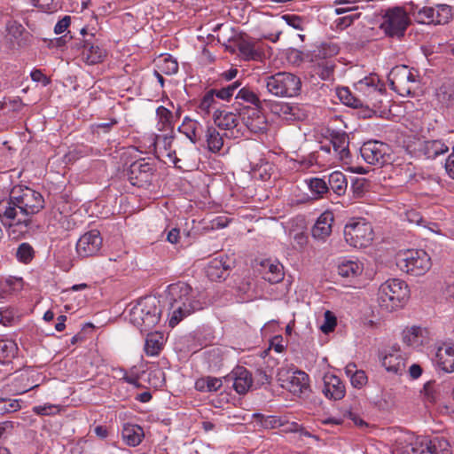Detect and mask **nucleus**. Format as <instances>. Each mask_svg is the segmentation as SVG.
Here are the masks:
<instances>
[{
  "instance_id": "nucleus-1",
  "label": "nucleus",
  "mask_w": 454,
  "mask_h": 454,
  "mask_svg": "<svg viewBox=\"0 0 454 454\" xmlns=\"http://www.w3.org/2000/svg\"><path fill=\"white\" fill-rule=\"evenodd\" d=\"M44 207L43 195L27 186L14 187L8 199L0 201V219L19 237L28 231L32 215Z\"/></svg>"
},
{
  "instance_id": "nucleus-2",
  "label": "nucleus",
  "mask_w": 454,
  "mask_h": 454,
  "mask_svg": "<svg viewBox=\"0 0 454 454\" xmlns=\"http://www.w3.org/2000/svg\"><path fill=\"white\" fill-rule=\"evenodd\" d=\"M168 292L170 299L168 325L171 327H175L184 318L203 308L187 283L179 281L171 284L168 287Z\"/></svg>"
},
{
  "instance_id": "nucleus-3",
  "label": "nucleus",
  "mask_w": 454,
  "mask_h": 454,
  "mask_svg": "<svg viewBox=\"0 0 454 454\" xmlns=\"http://www.w3.org/2000/svg\"><path fill=\"white\" fill-rule=\"evenodd\" d=\"M161 309L156 297L147 296L138 300L129 312L130 322L141 332L153 329L160 321Z\"/></svg>"
},
{
  "instance_id": "nucleus-4",
  "label": "nucleus",
  "mask_w": 454,
  "mask_h": 454,
  "mask_svg": "<svg viewBox=\"0 0 454 454\" xmlns=\"http://www.w3.org/2000/svg\"><path fill=\"white\" fill-rule=\"evenodd\" d=\"M410 295L407 284L398 278L388 279L380 285L378 301L380 308L391 312L402 308Z\"/></svg>"
},
{
  "instance_id": "nucleus-5",
  "label": "nucleus",
  "mask_w": 454,
  "mask_h": 454,
  "mask_svg": "<svg viewBox=\"0 0 454 454\" xmlns=\"http://www.w3.org/2000/svg\"><path fill=\"white\" fill-rule=\"evenodd\" d=\"M387 81L390 88L402 97L414 95L420 83L419 71L405 65L393 67Z\"/></svg>"
},
{
  "instance_id": "nucleus-6",
  "label": "nucleus",
  "mask_w": 454,
  "mask_h": 454,
  "mask_svg": "<svg viewBox=\"0 0 454 454\" xmlns=\"http://www.w3.org/2000/svg\"><path fill=\"white\" fill-rule=\"evenodd\" d=\"M264 83L268 92L278 98L295 97L301 90V78L288 72H278L266 76Z\"/></svg>"
},
{
  "instance_id": "nucleus-7",
  "label": "nucleus",
  "mask_w": 454,
  "mask_h": 454,
  "mask_svg": "<svg viewBox=\"0 0 454 454\" xmlns=\"http://www.w3.org/2000/svg\"><path fill=\"white\" fill-rule=\"evenodd\" d=\"M382 20L380 28L390 37H403L411 24L407 12L401 6H395L386 10Z\"/></svg>"
},
{
  "instance_id": "nucleus-8",
  "label": "nucleus",
  "mask_w": 454,
  "mask_h": 454,
  "mask_svg": "<svg viewBox=\"0 0 454 454\" xmlns=\"http://www.w3.org/2000/svg\"><path fill=\"white\" fill-rule=\"evenodd\" d=\"M343 232L346 242L353 247H366L373 239L372 227L364 219L350 220Z\"/></svg>"
},
{
  "instance_id": "nucleus-9",
  "label": "nucleus",
  "mask_w": 454,
  "mask_h": 454,
  "mask_svg": "<svg viewBox=\"0 0 454 454\" xmlns=\"http://www.w3.org/2000/svg\"><path fill=\"white\" fill-rule=\"evenodd\" d=\"M397 265L408 274L422 276L432 266L431 258L424 250H408L399 255Z\"/></svg>"
},
{
  "instance_id": "nucleus-10",
  "label": "nucleus",
  "mask_w": 454,
  "mask_h": 454,
  "mask_svg": "<svg viewBox=\"0 0 454 454\" xmlns=\"http://www.w3.org/2000/svg\"><path fill=\"white\" fill-rule=\"evenodd\" d=\"M360 153L364 160L371 165L382 167L391 160L389 146L376 140L365 142Z\"/></svg>"
},
{
  "instance_id": "nucleus-11",
  "label": "nucleus",
  "mask_w": 454,
  "mask_h": 454,
  "mask_svg": "<svg viewBox=\"0 0 454 454\" xmlns=\"http://www.w3.org/2000/svg\"><path fill=\"white\" fill-rule=\"evenodd\" d=\"M155 167L153 163L140 159L130 164L128 170V178L134 186L144 187L151 184Z\"/></svg>"
},
{
  "instance_id": "nucleus-12",
  "label": "nucleus",
  "mask_w": 454,
  "mask_h": 454,
  "mask_svg": "<svg viewBox=\"0 0 454 454\" xmlns=\"http://www.w3.org/2000/svg\"><path fill=\"white\" fill-rule=\"evenodd\" d=\"M103 239L97 230L84 233L76 243V252L79 256L86 258L96 255L101 247Z\"/></svg>"
},
{
  "instance_id": "nucleus-13",
  "label": "nucleus",
  "mask_w": 454,
  "mask_h": 454,
  "mask_svg": "<svg viewBox=\"0 0 454 454\" xmlns=\"http://www.w3.org/2000/svg\"><path fill=\"white\" fill-rule=\"evenodd\" d=\"M226 382H232V387L239 395H245L253 385L251 372L244 366H236L224 377Z\"/></svg>"
},
{
  "instance_id": "nucleus-14",
  "label": "nucleus",
  "mask_w": 454,
  "mask_h": 454,
  "mask_svg": "<svg viewBox=\"0 0 454 454\" xmlns=\"http://www.w3.org/2000/svg\"><path fill=\"white\" fill-rule=\"evenodd\" d=\"M174 137L173 129H171L168 134L156 135L153 141V146L158 159L166 156L168 160L175 165V167H177L179 160L176 155V151L171 150Z\"/></svg>"
},
{
  "instance_id": "nucleus-15",
  "label": "nucleus",
  "mask_w": 454,
  "mask_h": 454,
  "mask_svg": "<svg viewBox=\"0 0 454 454\" xmlns=\"http://www.w3.org/2000/svg\"><path fill=\"white\" fill-rule=\"evenodd\" d=\"M334 215L331 211H325L317 219L311 229L312 237L318 241H325L332 233Z\"/></svg>"
},
{
  "instance_id": "nucleus-16",
  "label": "nucleus",
  "mask_w": 454,
  "mask_h": 454,
  "mask_svg": "<svg viewBox=\"0 0 454 454\" xmlns=\"http://www.w3.org/2000/svg\"><path fill=\"white\" fill-rule=\"evenodd\" d=\"M309 375L302 371H295L282 384L295 395H306L309 388Z\"/></svg>"
},
{
  "instance_id": "nucleus-17",
  "label": "nucleus",
  "mask_w": 454,
  "mask_h": 454,
  "mask_svg": "<svg viewBox=\"0 0 454 454\" xmlns=\"http://www.w3.org/2000/svg\"><path fill=\"white\" fill-rule=\"evenodd\" d=\"M76 47L82 50V57L90 65L101 62L105 57V51L91 39H85L77 43Z\"/></svg>"
},
{
  "instance_id": "nucleus-18",
  "label": "nucleus",
  "mask_w": 454,
  "mask_h": 454,
  "mask_svg": "<svg viewBox=\"0 0 454 454\" xmlns=\"http://www.w3.org/2000/svg\"><path fill=\"white\" fill-rule=\"evenodd\" d=\"M323 393L327 398L340 400L345 395V386L339 377L326 374L324 377Z\"/></svg>"
},
{
  "instance_id": "nucleus-19",
  "label": "nucleus",
  "mask_w": 454,
  "mask_h": 454,
  "mask_svg": "<svg viewBox=\"0 0 454 454\" xmlns=\"http://www.w3.org/2000/svg\"><path fill=\"white\" fill-rule=\"evenodd\" d=\"M382 365L388 372L402 375L405 372V359L399 349L392 348L382 357Z\"/></svg>"
},
{
  "instance_id": "nucleus-20",
  "label": "nucleus",
  "mask_w": 454,
  "mask_h": 454,
  "mask_svg": "<svg viewBox=\"0 0 454 454\" xmlns=\"http://www.w3.org/2000/svg\"><path fill=\"white\" fill-rule=\"evenodd\" d=\"M178 131L184 134L192 144H197L201 140L204 129L201 123L189 117H185L182 124L178 127Z\"/></svg>"
},
{
  "instance_id": "nucleus-21",
  "label": "nucleus",
  "mask_w": 454,
  "mask_h": 454,
  "mask_svg": "<svg viewBox=\"0 0 454 454\" xmlns=\"http://www.w3.org/2000/svg\"><path fill=\"white\" fill-rule=\"evenodd\" d=\"M230 266L223 258L212 259L206 267V275L212 281L225 279L229 275Z\"/></svg>"
},
{
  "instance_id": "nucleus-22",
  "label": "nucleus",
  "mask_w": 454,
  "mask_h": 454,
  "mask_svg": "<svg viewBox=\"0 0 454 454\" xmlns=\"http://www.w3.org/2000/svg\"><path fill=\"white\" fill-rule=\"evenodd\" d=\"M215 124L221 129L231 131L239 124V117L236 114L225 109H215L213 114Z\"/></svg>"
},
{
  "instance_id": "nucleus-23",
  "label": "nucleus",
  "mask_w": 454,
  "mask_h": 454,
  "mask_svg": "<svg viewBox=\"0 0 454 454\" xmlns=\"http://www.w3.org/2000/svg\"><path fill=\"white\" fill-rule=\"evenodd\" d=\"M124 442L132 447L139 445L145 436L143 428L136 424H124L121 430Z\"/></svg>"
},
{
  "instance_id": "nucleus-24",
  "label": "nucleus",
  "mask_w": 454,
  "mask_h": 454,
  "mask_svg": "<svg viewBox=\"0 0 454 454\" xmlns=\"http://www.w3.org/2000/svg\"><path fill=\"white\" fill-rule=\"evenodd\" d=\"M427 331L420 326L413 325L403 333L404 343L411 347H419L424 344L427 339Z\"/></svg>"
},
{
  "instance_id": "nucleus-25",
  "label": "nucleus",
  "mask_w": 454,
  "mask_h": 454,
  "mask_svg": "<svg viewBox=\"0 0 454 454\" xmlns=\"http://www.w3.org/2000/svg\"><path fill=\"white\" fill-rule=\"evenodd\" d=\"M420 151L427 159H434L449 151V147L441 140H428L423 143Z\"/></svg>"
},
{
  "instance_id": "nucleus-26",
  "label": "nucleus",
  "mask_w": 454,
  "mask_h": 454,
  "mask_svg": "<svg viewBox=\"0 0 454 454\" xmlns=\"http://www.w3.org/2000/svg\"><path fill=\"white\" fill-rule=\"evenodd\" d=\"M207 147L211 153H218L223 146V140L217 129L208 126L205 130Z\"/></svg>"
},
{
  "instance_id": "nucleus-27",
  "label": "nucleus",
  "mask_w": 454,
  "mask_h": 454,
  "mask_svg": "<svg viewBox=\"0 0 454 454\" xmlns=\"http://www.w3.org/2000/svg\"><path fill=\"white\" fill-rule=\"evenodd\" d=\"M329 189L338 196L345 194L348 187V182L344 174L340 171H334L328 177Z\"/></svg>"
},
{
  "instance_id": "nucleus-28",
  "label": "nucleus",
  "mask_w": 454,
  "mask_h": 454,
  "mask_svg": "<svg viewBox=\"0 0 454 454\" xmlns=\"http://www.w3.org/2000/svg\"><path fill=\"white\" fill-rule=\"evenodd\" d=\"M18 354V346L12 340H0V363L8 364Z\"/></svg>"
},
{
  "instance_id": "nucleus-29",
  "label": "nucleus",
  "mask_w": 454,
  "mask_h": 454,
  "mask_svg": "<svg viewBox=\"0 0 454 454\" xmlns=\"http://www.w3.org/2000/svg\"><path fill=\"white\" fill-rule=\"evenodd\" d=\"M436 98L439 103L447 107L454 104V84L442 83L436 90Z\"/></svg>"
},
{
  "instance_id": "nucleus-30",
  "label": "nucleus",
  "mask_w": 454,
  "mask_h": 454,
  "mask_svg": "<svg viewBox=\"0 0 454 454\" xmlns=\"http://www.w3.org/2000/svg\"><path fill=\"white\" fill-rule=\"evenodd\" d=\"M333 147L340 160H345L349 156L348 141L346 134H337L332 138Z\"/></svg>"
},
{
  "instance_id": "nucleus-31",
  "label": "nucleus",
  "mask_w": 454,
  "mask_h": 454,
  "mask_svg": "<svg viewBox=\"0 0 454 454\" xmlns=\"http://www.w3.org/2000/svg\"><path fill=\"white\" fill-rule=\"evenodd\" d=\"M282 119L286 121H300L306 118L307 114L298 104L285 103Z\"/></svg>"
},
{
  "instance_id": "nucleus-32",
  "label": "nucleus",
  "mask_w": 454,
  "mask_h": 454,
  "mask_svg": "<svg viewBox=\"0 0 454 454\" xmlns=\"http://www.w3.org/2000/svg\"><path fill=\"white\" fill-rule=\"evenodd\" d=\"M162 336L158 333H148L145 343L147 356H157L162 348Z\"/></svg>"
},
{
  "instance_id": "nucleus-33",
  "label": "nucleus",
  "mask_w": 454,
  "mask_h": 454,
  "mask_svg": "<svg viewBox=\"0 0 454 454\" xmlns=\"http://www.w3.org/2000/svg\"><path fill=\"white\" fill-rule=\"evenodd\" d=\"M361 272V266L355 261H344L338 266V273L343 278H353Z\"/></svg>"
},
{
  "instance_id": "nucleus-34",
  "label": "nucleus",
  "mask_w": 454,
  "mask_h": 454,
  "mask_svg": "<svg viewBox=\"0 0 454 454\" xmlns=\"http://www.w3.org/2000/svg\"><path fill=\"white\" fill-rule=\"evenodd\" d=\"M244 121L248 129L254 133L264 132L267 129V122L263 114L257 117H244Z\"/></svg>"
},
{
  "instance_id": "nucleus-35",
  "label": "nucleus",
  "mask_w": 454,
  "mask_h": 454,
  "mask_svg": "<svg viewBox=\"0 0 454 454\" xmlns=\"http://www.w3.org/2000/svg\"><path fill=\"white\" fill-rule=\"evenodd\" d=\"M215 98V89L207 91L199 104V109L200 112L205 114H209L212 109H216L218 102Z\"/></svg>"
},
{
  "instance_id": "nucleus-36",
  "label": "nucleus",
  "mask_w": 454,
  "mask_h": 454,
  "mask_svg": "<svg viewBox=\"0 0 454 454\" xmlns=\"http://www.w3.org/2000/svg\"><path fill=\"white\" fill-rule=\"evenodd\" d=\"M339 98L348 106L359 108L363 106L361 99L356 98L348 88H341L337 90Z\"/></svg>"
},
{
  "instance_id": "nucleus-37",
  "label": "nucleus",
  "mask_w": 454,
  "mask_h": 454,
  "mask_svg": "<svg viewBox=\"0 0 454 454\" xmlns=\"http://www.w3.org/2000/svg\"><path fill=\"white\" fill-rule=\"evenodd\" d=\"M16 258L19 262L27 264L35 257V250L28 243H21L16 250Z\"/></svg>"
},
{
  "instance_id": "nucleus-38",
  "label": "nucleus",
  "mask_w": 454,
  "mask_h": 454,
  "mask_svg": "<svg viewBox=\"0 0 454 454\" xmlns=\"http://www.w3.org/2000/svg\"><path fill=\"white\" fill-rule=\"evenodd\" d=\"M237 100H241L244 103L250 104L253 106H259L261 100L256 93L249 88L244 87L240 89L236 95Z\"/></svg>"
},
{
  "instance_id": "nucleus-39",
  "label": "nucleus",
  "mask_w": 454,
  "mask_h": 454,
  "mask_svg": "<svg viewBox=\"0 0 454 454\" xmlns=\"http://www.w3.org/2000/svg\"><path fill=\"white\" fill-rule=\"evenodd\" d=\"M435 24H446L452 19L451 7L447 4H438L434 7Z\"/></svg>"
},
{
  "instance_id": "nucleus-40",
  "label": "nucleus",
  "mask_w": 454,
  "mask_h": 454,
  "mask_svg": "<svg viewBox=\"0 0 454 454\" xmlns=\"http://www.w3.org/2000/svg\"><path fill=\"white\" fill-rule=\"evenodd\" d=\"M268 271L264 273L263 278L270 283H278L283 278L282 267L279 264L267 263Z\"/></svg>"
},
{
  "instance_id": "nucleus-41",
  "label": "nucleus",
  "mask_w": 454,
  "mask_h": 454,
  "mask_svg": "<svg viewBox=\"0 0 454 454\" xmlns=\"http://www.w3.org/2000/svg\"><path fill=\"white\" fill-rule=\"evenodd\" d=\"M309 188L311 192L317 197H322L329 191L327 183L324 179L317 177L309 179Z\"/></svg>"
},
{
  "instance_id": "nucleus-42",
  "label": "nucleus",
  "mask_w": 454,
  "mask_h": 454,
  "mask_svg": "<svg viewBox=\"0 0 454 454\" xmlns=\"http://www.w3.org/2000/svg\"><path fill=\"white\" fill-rule=\"evenodd\" d=\"M253 417L256 422L266 429L276 428L281 425L280 420L275 416H264L261 413H254Z\"/></svg>"
},
{
  "instance_id": "nucleus-43",
  "label": "nucleus",
  "mask_w": 454,
  "mask_h": 454,
  "mask_svg": "<svg viewBox=\"0 0 454 454\" xmlns=\"http://www.w3.org/2000/svg\"><path fill=\"white\" fill-rule=\"evenodd\" d=\"M156 114L159 119V124L161 125L160 129H169L171 130V120L173 118L172 113L166 107L160 106L157 108Z\"/></svg>"
},
{
  "instance_id": "nucleus-44",
  "label": "nucleus",
  "mask_w": 454,
  "mask_h": 454,
  "mask_svg": "<svg viewBox=\"0 0 454 454\" xmlns=\"http://www.w3.org/2000/svg\"><path fill=\"white\" fill-rule=\"evenodd\" d=\"M20 408L21 406L19 400L0 397V414L14 412Z\"/></svg>"
},
{
  "instance_id": "nucleus-45",
  "label": "nucleus",
  "mask_w": 454,
  "mask_h": 454,
  "mask_svg": "<svg viewBox=\"0 0 454 454\" xmlns=\"http://www.w3.org/2000/svg\"><path fill=\"white\" fill-rule=\"evenodd\" d=\"M442 445H446V442H442L438 438H434L427 442L425 448L422 449L421 454H440L443 449H440Z\"/></svg>"
},
{
  "instance_id": "nucleus-46",
  "label": "nucleus",
  "mask_w": 454,
  "mask_h": 454,
  "mask_svg": "<svg viewBox=\"0 0 454 454\" xmlns=\"http://www.w3.org/2000/svg\"><path fill=\"white\" fill-rule=\"evenodd\" d=\"M160 68L161 72L166 74H174L178 71V63L176 59L168 56L162 60Z\"/></svg>"
},
{
  "instance_id": "nucleus-47",
  "label": "nucleus",
  "mask_w": 454,
  "mask_h": 454,
  "mask_svg": "<svg viewBox=\"0 0 454 454\" xmlns=\"http://www.w3.org/2000/svg\"><path fill=\"white\" fill-rule=\"evenodd\" d=\"M434 7H424L418 12L419 22L424 24H435Z\"/></svg>"
},
{
  "instance_id": "nucleus-48",
  "label": "nucleus",
  "mask_w": 454,
  "mask_h": 454,
  "mask_svg": "<svg viewBox=\"0 0 454 454\" xmlns=\"http://www.w3.org/2000/svg\"><path fill=\"white\" fill-rule=\"evenodd\" d=\"M336 325H337L336 317L330 310H326L325 312V322L320 326L321 331L324 333H329L334 330Z\"/></svg>"
},
{
  "instance_id": "nucleus-49",
  "label": "nucleus",
  "mask_w": 454,
  "mask_h": 454,
  "mask_svg": "<svg viewBox=\"0 0 454 454\" xmlns=\"http://www.w3.org/2000/svg\"><path fill=\"white\" fill-rule=\"evenodd\" d=\"M239 51L244 57L247 59H254L257 55L254 43L249 41H241L239 43Z\"/></svg>"
},
{
  "instance_id": "nucleus-50",
  "label": "nucleus",
  "mask_w": 454,
  "mask_h": 454,
  "mask_svg": "<svg viewBox=\"0 0 454 454\" xmlns=\"http://www.w3.org/2000/svg\"><path fill=\"white\" fill-rule=\"evenodd\" d=\"M359 17V12H350L349 14H347L343 17L337 19L335 20L336 27L339 29H344L349 27L354 22V20L358 19Z\"/></svg>"
},
{
  "instance_id": "nucleus-51",
  "label": "nucleus",
  "mask_w": 454,
  "mask_h": 454,
  "mask_svg": "<svg viewBox=\"0 0 454 454\" xmlns=\"http://www.w3.org/2000/svg\"><path fill=\"white\" fill-rule=\"evenodd\" d=\"M282 19L286 24L297 30H303V20L301 17L295 14H285Z\"/></svg>"
},
{
  "instance_id": "nucleus-52",
  "label": "nucleus",
  "mask_w": 454,
  "mask_h": 454,
  "mask_svg": "<svg viewBox=\"0 0 454 454\" xmlns=\"http://www.w3.org/2000/svg\"><path fill=\"white\" fill-rule=\"evenodd\" d=\"M368 378L365 372L362 370H358L356 374L350 380L351 385L356 388H362L366 385Z\"/></svg>"
},
{
  "instance_id": "nucleus-53",
  "label": "nucleus",
  "mask_w": 454,
  "mask_h": 454,
  "mask_svg": "<svg viewBox=\"0 0 454 454\" xmlns=\"http://www.w3.org/2000/svg\"><path fill=\"white\" fill-rule=\"evenodd\" d=\"M34 5L44 12H53L56 10L54 0H32Z\"/></svg>"
},
{
  "instance_id": "nucleus-54",
  "label": "nucleus",
  "mask_w": 454,
  "mask_h": 454,
  "mask_svg": "<svg viewBox=\"0 0 454 454\" xmlns=\"http://www.w3.org/2000/svg\"><path fill=\"white\" fill-rule=\"evenodd\" d=\"M71 23V17L70 16H64L61 20H59L54 27V33L57 35L64 33Z\"/></svg>"
},
{
  "instance_id": "nucleus-55",
  "label": "nucleus",
  "mask_w": 454,
  "mask_h": 454,
  "mask_svg": "<svg viewBox=\"0 0 454 454\" xmlns=\"http://www.w3.org/2000/svg\"><path fill=\"white\" fill-rule=\"evenodd\" d=\"M15 317V313L11 309H4L0 310V323L4 325L11 324Z\"/></svg>"
},
{
  "instance_id": "nucleus-56",
  "label": "nucleus",
  "mask_w": 454,
  "mask_h": 454,
  "mask_svg": "<svg viewBox=\"0 0 454 454\" xmlns=\"http://www.w3.org/2000/svg\"><path fill=\"white\" fill-rule=\"evenodd\" d=\"M364 185H365L364 179H357L352 184L351 189L353 191L354 197H356V198L363 197L364 190H365Z\"/></svg>"
},
{
  "instance_id": "nucleus-57",
  "label": "nucleus",
  "mask_w": 454,
  "mask_h": 454,
  "mask_svg": "<svg viewBox=\"0 0 454 454\" xmlns=\"http://www.w3.org/2000/svg\"><path fill=\"white\" fill-rule=\"evenodd\" d=\"M223 385V381L219 378L207 377L206 378V388L207 391H217Z\"/></svg>"
},
{
  "instance_id": "nucleus-58",
  "label": "nucleus",
  "mask_w": 454,
  "mask_h": 454,
  "mask_svg": "<svg viewBox=\"0 0 454 454\" xmlns=\"http://www.w3.org/2000/svg\"><path fill=\"white\" fill-rule=\"evenodd\" d=\"M254 380L258 386H262L270 382V377L265 371L258 369L255 372Z\"/></svg>"
},
{
  "instance_id": "nucleus-59",
  "label": "nucleus",
  "mask_w": 454,
  "mask_h": 454,
  "mask_svg": "<svg viewBox=\"0 0 454 454\" xmlns=\"http://www.w3.org/2000/svg\"><path fill=\"white\" fill-rule=\"evenodd\" d=\"M262 109V104L259 106H245L243 109H241L240 114L243 115V118L250 116V117H257L259 114H262L261 112Z\"/></svg>"
},
{
  "instance_id": "nucleus-60",
  "label": "nucleus",
  "mask_w": 454,
  "mask_h": 454,
  "mask_svg": "<svg viewBox=\"0 0 454 454\" xmlns=\"http://www.w3.org/2000/svg\"><path fill=\"white\" fill-rule=\"evenodd\" d=\"M445 170L448 176L454 179V146L451 154L448 157L445 163Z\"/></svg>"
},
{
  "instance_id": "nucleus-61",
  "label": "nucleus",
  "mask_w": 454,
  "mask_h": 454,
  "mask_svg": "<svg viewBox=\"0 0 454 454\" xmlns=\"http://www.w3.org/2000/svg\"><path fill=\"white\" fill-rule=\"evenodd\" d=\"M283 338L280 335L275 336L271 342L270 347L274 348V350L278 353H281L285 349V346L283 345Z\"/></svg>"
},
{
  "instance_id": "nucleus-62",
  "label": "nucleus",
  "mask_w": 454,
  "mask_h": 454,
  "mask_svg": "<svg viewBox=\"0 0 454 454\" xmlns=\"http://www.w3.org/2000/svg\"><path fill=\"white\" fill-rule=\"evenodd\" d=\"M56 409L53 405H39L33 408L34 412L38 415H50L52 413V410Z\"/></svg>"
},
{
  "instance_id": "nucleus-63",
  "label": "nucleus",
  "mask_w": 454,
  "mask_h": 454,
  "mask_svg": "<svg viewBox=\"0 0 454 454\" xmlns=\"http://www.w3.org/2000/svg\"><path fill=\"white\" fill-rule=\"evenodd\" d=\"M14 423L10 420H6L0 423V438L12 432L13 429Z\"/></svg>"
},
{
  "instance_id": "nucleus-64",
  "label": "nucleus",
  "mask_w": 454,
  "mask_h": 454,
  "mask_svg": "<svg viewBox=\"0 0 454 454\" xmlns=\"http://www.w3.org/2000/svg\"><path fill=\"white\" fill-rule=\"evenodd\" d=\"M215 95L217 98L223 100H229L232 97V94L230 92V89H227L226 87L220 90L215 89Z\"/></svg>"
}]
</instances>
